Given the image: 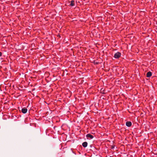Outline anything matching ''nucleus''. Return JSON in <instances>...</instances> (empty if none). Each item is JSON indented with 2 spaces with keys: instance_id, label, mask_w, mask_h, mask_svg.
<instances>
[{
  "instance_id": "20e7f679",
  "label": "nucleus",
  "mask_w": 157,
  "mask_h": 157,
  "mask_svg": "<svg viewBox=\"0 0 157 157\" xmlns=\"http://www.w3.org/2000/svg\"><path fill=\"white\" fill-rule=\"evenodd\" d=\"M132 124V123L130 121H127L126 123V125L128 127H130Z\"/></svg>"
},
{
  "instance_id": "f257e3e1",
  "label": "nucleus",
  "mask_w": 157,
  "mask_h": 157,
  "mask_svg": "<svg viewBox=\"0 0 157 157\" xmlns=\"http://www.w3.org/2000/svg\"><path fill=\"white\" fill-rule=\"evenodd\" d=\"M121 56V53L119 52H118L116 53L114 55V57L116 58H118L119 57H120Z\"/></svg>"
},
{
  "instance_id": "39448f33",
  "label": "nucleus",
  "mask_w": 157,
  "mask_h": 157,
  "mask_svg": "<svg viewBox=\"0 0 157 157\" xmlns=\"http://www.w3.org/2000/svg\"><path fill=\"white\" fill-rule=\"evenodd\" d=\"M152 75V73L150 71H149L147 74V77L148 78L150 77Z\"/></svg>"
},
{
  "instance_id": "f03ea898",
  "label": "nucleus",
  "mask_w": 157,
  "mask_h": 157,
  "mask_svg": "<svg viewBox=\"0 0 157 157\" xmlns=\"http://www.w3.org/2000/svg\"><path fill=\"white\" fill-rule=\"evenodd\" d=\"M86 137L87 139H92L94 138V136L90 134H87Z\"/></svg>"
},
{
  "instance_id": "6e6552de",
  "label": "nucleus",
  "mask_w": 157,
  "mask_h": 157,
  "mask_svg": "<svg viewBox=\"0 0 157 157\" xmlns=\"http://www.w3.org/2000/svg\"><path fill=\"white\" fill-rule=\"evenodd\" d=\"M2 53L1 52H0V57L2 56Z\"/></svg>"
},
{
  "instance_id": "423d86ee",
  "label": "nucleus",
  "mask_w": 157,
  "mask_h": 157,
  "mask_svg": "<svg viewBox=\"0 0 157 157\" xmlns=\"http://www.w3.org/2000/svg\"><path fill=\"white\" fill-rule=\"evenodd\" d=\"M87 143L86 142H84L82 144V146L84 147H86L87 146Z\"/></svg>"
},
{
  "instance_id": "0eeeda50",
  "label": "nucleus",
  "mask_w": 157,
  "mask_h": 157,
  "mask_svg": "<svg viewBox=\"0 0 157 157\" xmlns=\"http://www.w3.org/2000/svg\"><path fill=\"white\" fill-rule=\"evenodd\" d=\"M75 1L74 0H72L71 2V3L70 4V6H74Z\"/></svg>"
},
{
  "instance_id": "7ed1b4c3",
  "label": "nucleus",
  "mask_w": 157,
  "mask_h": 157,
  "mask_svg": "<svg viewBox=\"0 0 157 157\" xmlns=\"http://www.w3.org/2000/svg\"><path fill=\"white\" fill-rule=\"evenodd\" d=\"M21 111L23 113H25L27 111V109L25 107H24L21 109Z\"/></svg>"
}]
</instances>
